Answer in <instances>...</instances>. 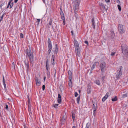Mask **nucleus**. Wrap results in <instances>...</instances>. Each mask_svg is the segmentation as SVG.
<instances>
[{"mask_svg": "<svg viewBox=\"0 0 128 128\" xmlns=\"http://www.w3.org/2000/svg\"><path fill=\"white\" fill-rule=\"evenodd\" d=\"M26 58H29L30 63H32V62L34 60V55L32 52L31 51L30 48H29L28 49H27L26 52Z\"/></svg>", "mask_w": 128, "mask_h": 128, "instance_id": "f257e3e1", "label": "nucleus"}, {"mask_svg": "<svg viewBox=\"0 0 128 128\" xmlns=\"http://www.w3.org/2000/svg\"><path fill=\"white\" fill-rule=\"evenodd\" d=\"M121 50L124 55L126 57H128V48L126 44H122Z\"/></svg>", "mask_w": 128, "mask_h": 128, "instance_id": "f03ea898", "label": "nucleus"}, {"mask_svg": "<svg viewBox=\"0 0 128 128\" xmlns=\"http://www.w3.org/2000/svg\"><path fill=\"white\" fill-rule=\"evenodd\" d=\"M99 67L101 72L102 73L104 72L106 70V63L104 62H102L100 65Z\"/></svg>", "mask_w": 128, "mask_h": 128, "instance_id": "7ed1b4c3", "label": "nucleus"}, {"mask_svg": "<svg viewBox=\"0 0 128 128\" xmlns=\"http://www.w3.org/2000/svg\"><path fill=\"white\" fill-rule=\"evenodd\" d=\"M48 54H49L51 52L52 49V45L51 42L50 38H48Z\"/></svg>", "mask_w": 128, "mask_h": 128, "instance_id": "20e7f679", "label": "nucleus"}, {"mask_svg": "<svg viewBox=\"0 0 128 128\" xmlns=\"http://www.w3.org/2000/svg\"><path fill=\"white\" fill-rule=\"evenodd\" d=\"M80 3V0H76L74 4V10H78L79 9V6Z\"/></svg>", "mask_w": 128, "mask_h": 128, "instance_id": "39448f33", "label": "nucleus"}, {"mask_svg": "<svg viewBox=\"0 0 128 128\" xmlns=\"http://www.w3.org/2000/svg\"><path fill=\"white\" fill-rule=\"evenodd\" d=\"M118 31L120 34H122L125 31L123 26L121 24H119L118 26Z\"/></svg>", "mask_w": 128, "mask_h": 128, "instance_id": "423d86ee", "label": "nucleus"}, {"mask_svg": "<svg viewBox=\"0 0 128 128\" xmlns=\"http://www.w3.org/2000/svg\"><path fill=\"white\" fill-rule=\"evenodd\" d=\"M122 68L123 67L122 66H120L119 68L120 70L119 72L116 76V77L117 79L119 78L122 74Z\"/></svg>", "mask_w": 128, "mask_h": 128, "instance_id": "0eeeda50", "label": "nucleus"}, {"mask_svg": "<svg viewBox=\"0 0 128 128\" xmlns=\"http://www.w3.org/2000/svg\"><path fill=\"white\" fill-rule=\"evenodd\" d=\"M66 114H65L62 116L61 119H60V122L62 124H65L66 122Z\"/></svg>", "mask_w": 128, "mask_h": 128, "instance_id": "6e6552de", "label": "nucleus"}, {"mask_svg": "<svg viewBox=\"0 0 128 128\" xmlns=\"http://www.w3.org/2000/svg\"><path fill=\"white\" fill-rule=\"evenodd\" d=\"M74 43L75 47V50H77V49H80V48L79 46V44H78V42L76 40L74 39Z\"/></svg>", "mask_w": 128, "mask_h": 128, "instance_id": "1a4fd4ad", "label": "nucleus"}, {"mask_svg": "<svg viewBox=\"0 0 128 128\" xmlns=\"http://www.w3.org/2000/svg\"><path fill=\"white\" fill-rule=\"evenodd\" d=\"M24 62L25 64V66H26V72H27L29 70V61L28 59H26L24 61Z\"/></svg>", "mask_w": 128, "mask_h": 128, "instance_id": "9d476101", "label": "nucleus"}, {"mask_svg": "<svg viewBox=\"0 0 128 128\" xmlns=\"http://www.w3.org/2000/svg\"><path fill=\"white\" fill-rule=\"evenodd\" d=\"M60 14L61 16V18L63 20V25H65V18L64 16V14L62 10L61 12H60Z\"/></svg>", "mask_w": 128, "mask_h": 128, "instance_id": "9b49d317", "label": "nucleus"}, {"mask_svg": "<svg viewBox=\"0 0 128 128\" xmlns=\"http://www.w3.org/2000/svg\"><path fill=\"white\" fill-rule=\"evenodd\" d=\"M58 50V45L57 44L55 45V50L53 51V53L52 55L55 54H56Z\"/></svg>", "mask_w": 128, "mask_h": 128, "instance_id": "f8f14e48", "label": "nucleus"}, {"mask_svg": "<svg viewBox=\"0 0 128 128\" xmlns=\"http://www.w3.org/2000/svg\"><path fill=\"white\" fill-rule=\"evenodd\" d=\"M49 67V62L48 59H47L46 61V68L47 71H48Z\"/></svg>", "mask_w": 128, "mask_h": 128, "instance_id": "ddd939ff", "label": "nucleus"}, {"mask_svg": "<svg viewBox=\"0 0 128 128\" xmlns=\"http://www.w3.org/2000/svg\"><path fill=\"white\" fill-rule=\"evenodd\" d=\"M59 104H60L62 102V99L61 98V96L60 94H58V99L57 100Z\"/></svg>", "mask_w": 128, "mask_h": 128, "instance_id": "4468645a", "label": "nucleus"}, {"mask_svg": "<svg viewBox=\"0 0 128 128\" xmlns=\"http://www.w3.org/2000/svg\"><path fill=\"white\" fill-rule=\"evenodd\" d=\"M92 103L93 104V106H92V108L93 109H97V104L96 103L92 101Z\"/></svg>", "mask_w": 128, "mask_h": 128, "instance_id": "2eb2a0df", "label": "nucleus"}, {"mask_svg": "<svg viewBox=\"0 0 128 128\" xmlns=\"http://www.w3.org/2000/svg\"><path fill=\"white\" fill-rule=\"evenodd\" d=\"M80 49L75 50L76 56H78L79 57H80Z\"/></svg>", "mask_w": 128, "mask_h": 128, "instance_id": "dca6fc26", "label": "nucleus"}, {"mask_svg": "<svg viewBox=\"0 0 128 128\" xmlns=\"http://www.w3.org/2000/svg\"><path fill=\"white\" fill-rule=\"evenodd\" d=\"M109 93L108 92H107L106 93V95L104 96L102 98V102H104L106 99L108 98Z\"/></svg>", "mask_w": 128, "mask_h": 128, "instance_id": "f3484780", "label": "nucleus"}, {"mask_svg": "<svg viewBox=\"0 0 128 128\" xmlns=\"http://www.w3.org/2000/svg\"><path fill=\"white\" fill-rule=\"evenodd\" d=\"M55 56L54 55H52V58L51 59V63L52 65L53 66L55 64V63L54 62V58Z\"/></svg>", "mask_w": 128, "mask_h": 128, "instance_id": "a211bd4d", "label": "nucleus"}, {"mask_svg": "<svg viewBox=\"0 0 128 128\" xmlns=\"http://www.w3.org/2000/svg\"><path fill=\"white\" fill-rule=\"evenodd\" d=\"M68 85L70 88L72 87V78H68Z\"/></svg>", "mask_w": 128, "mask_h": 128, "instance_id": "6ab92c4d", "label": "nucleus"}, {"mask_svg": "<svg viewBox=\"0 0 128 128\" xmlns=\"http://www.w3.org/2000/svg\"><path fill=\"white\" fill-rule=\"evenodd\" d=\"M92 24L93 28L95 29V23L94 18L92 20Z\"/></svg>", "mask_w": 128, "mask_h": 128, "instance_id": "aec40b11", "label": "nucleus"}, {"mask_svg": "<svg viewBox=\"0 0 128 128\" xmlns=\"http://www.w3.org/2000/svg\"><path fill=\"white\" fill-rule=\"evenodd\" d=\"M60 90L61 92H62V91L64 90V86L63 84H61L60 86Z\"/></svg>", "mask_w": 128, "mask_h": 128, "instance_id": "412c9836", "label": "nucleus"}, {"mask_svg": "<svg viewBox=\"0 0 128 128\" xmlns=\"http://www.w3.org/2000/svg\"><path fill=\"white\" fill-rule=\"evenodd\" d=\"M35 81L36 85L38 84L40 85L41 84V82L40 81L38 80V78L37 77H35Z\"/></svg>", "mask_w": 128, "mask_h": 128, "instance_id": "4be33fe9", "label": "nucleus"}, {"mask_svg": "<svg viewBox=\"0 0 128 128\" xmlns=\"http://www.w3.org/2000/svg\"><path fill=\"white\" fill-rule=\"evenodd\" d=\"M28 110L30 114V113H32L31 112V105L30 104V103H28Z\"/></svg>", "mask_w": 128, "mask_h": 128, "instance_id": "5701e85b", "label": "nucleus"}, {"mask_svg": "<svg viewBox=\"0 0 128 128\" xmlns=\"http://www.w3.org/2000/svg\"><path fill=\"white\" fill-rule=\"evenodd\" d=\"M110 37L112 38H113L115 36V34L114 33V32L113 31H110Z\"/></svg>", "mask_w": 128, "mask_h": 128, "instance_id": "b1692460", "label": "nucleus"}, {"mask_svg": "<svg viewBox=\"0 0 128 128\" xmlns=\"http://www.w3.org/2000/svg\"><path fill=\"white\" fill-rule=\"evenodd\" d=\"M87 93L88 94L90 93L91 91V87L90 86H88L87 89Z\"/></svg>", "mask_w": 128, "mask_h": 128, "instance_id": "393cba45", "label": "nucleus"}, {"mask_svg": "<svg viewBox=\"0 0 128 128\" xmlns=\"http://www.w3.org/2000/svg\"><path fill=\"white\" fill-rule=\"evenodd\" d=\"M68 78H72V72L71 71L69 70L68 71Z\"/></svg>", "mask_w": 128, "mask_h": 128, "instance_id": "a878e982", "label": "nucleus"}, {"mask_svg": "<svg viewBox=\"0 0 128 128\" xmlns=\"http://www.w3.org/2000/svg\"><path fill=\"white\" fill-rule=\"evenodd\" d=\"M52 19L51 18H50V20L49 21V24L50 25L52 26V27L53 26L52 25Z\"/></svg>", "mask_w": 128, "mask_h": 128, "instance_id": "bb28decb", "label": "nucleus"}, {"mask_svg": "<svg viewBox=\"0 0 128 128\" xmlns=\"http://www.w3.org/2000/svg\"><path fill=\"white\" fill-rule=\"evenodd\" d=\"M128 96V93H126L125 94L122 95V98H126Z\"/></svg>", "mask_w": 128, "mask_h": 128, "instance_id": "cd10ccee", "label": "nucleus"}, {"mask_svg": "<svg viewBox=\"0 0 128 128\" xmlns=\"http://www.w3.org/2000/svg\"><path fill=\"white\" fill-rule=\"evenodd\" d=\"M95 83L96 84L98 85H100V81H99V80H96Z\"/></svg>", "mask_w": 128, "mask_h": 128, "instance_id": "c85d7f7f", "label": "nucleus"}, {"mask_svg": "<svg viewBox=\"0 0 128 128\" xmlns=\"http://www.w3.org/2000/svg\"><path fill=\"white\" fill-rule=\"evenodd\" d=\"M3 84L4 86V88H6V84L5 83V80H4V76H3Z\"/></svg>", "mask_w": 128, "mask_h": 128, "instance_id": "c756f323", "label": "nucleus"}, {"mask_svg": "<svg viewBox=\"0 0 128 128\" xmlns=\"http://www.w3.org/2000/svg\"><path fill=\"white\" fill-rule=\"evenodd\" d=\"M117 100L118 98L116 96H115L114 98H112V101L113 102L116 101H117Z\"/></svg>", "mask_w": 128, "mask_h": 128, "instance_id": "7c9ffc66", "label": "nucleus"}, {"mask_svg": "<svg viewBox=\"0 0 128 128\" xmlns=\"http://www.w3.org/2000/svg\"><path fill=\"white\" fill-rule=\"evenodd\" d=\"M99 5L101 7L103 8H105V6L104 4L102 3H100L99 4Z\"/></svg>", "mask_w": 128, "mask_h": 128, "instance_id": "2f4dec72", "label": "nucleus"}, {"mask_svg": "<svg viewBox=\"0 0 128 128\" xmlns=\"http://www.w3.org/2000/svg\"><path fill=\"white\" fill-rule=\"evenodd\" d=\"M12 68L14 70H15V65L14 62L12 63Z\"/></svg>", "mask_w": 128, "mask_h": 128, "instance_id": "473e14b6", "label": "nucleus"}, {"mask_svg": "<svg viewBox=\"0 0 128 128\" xmlns=\"http://www.w3.org/2000/svg\"><path fill=\"white\" fill-rule=\"evenodd\" d=\"M80 100V96H78L76 99L77 102L78 104L79 103V102Z\"/></svg>", "mask_w": 128, "mask_h": 128, "instance_id": "72a5a7b5", "label": "nucleus"}, {"mask_svg": "<svg viewBox=\"0 0 128 128\" xmlns=\"http://www.w3.org/2000/svg\"><path fill=\"white\" fill-rule=\"evenodd\" d=\"M99 63L98 62H94L93 64V65L94 66H98L99 64Z\"/></svg>", "mask_w": 128, "mask_h": 128, "instance_id": "f704fd0d", "label": "nucleus"}, {"mask_svg": "<svg viewBox=\"0 0 128 128\" xmlns=\"http://www.w3.org/2000/svg\"><path fill=\"white\" fill-rule=\"evenodd\" d=\"M72 118L73 120H74L75 118V114H74V113H72Z\"/></svg>", "mask_w": 128, "mask_h": 128, "instance_id": "c9c22d12", "label": "nucleus"}, {"mask_svg": "<svg viewBox=\"0 0 128 128\" xmlns=\"http://www.w3.org/2000/svg\"><path fill=\"white\" fill-rule=\"evenodd\" d=\"M90 124L89 123H87L86 125L85 128H90Z\"/></svg>", "mask_w": 128, "mask_h": 128, "instance_id": "e433bc0d", "label": "nucleus"}, {"mask_svg": "<svg viewBox=\"0 0 128 128\" xmlns=\"http://www.w3.org/2000/svg\"><path fill=\"white\" fill-rule=\"evenodd\" d=\"M117 6L119 10L120 11H121V8L119 4H118L117 5Z\"/></svg>", "mask_w": 128, "mask_h": 128, "instance_id": "4c0bfd02", "label": "nucleus"}, {"mask_svg": "<svg viewBox=\"0 0 128 128\" xmlns=\"http://www.w3.org/2000/svg\"><path fill=\"white\" fill-rule=\"evenodd\" d=\"M27 98H28V103H30V97H29V95L27 96Z\"/></svg>", "mask_w": 128, "mask_h": 128, "instance_id": "58836bf2", "label": "nucleus"}, {"mask_svg": "<svg viewBox=\"0 0 128 128\" xmlns=\"http://www.w3.org/2000/svg\"><path fill=\"white\" fill-rule=\"evenodd\" d=\"M47 76L48 77V78H49L50 75V72L48 70V71H47Z\"/></svg>", "mask_w": 128, "mask_h": 128, "instance_id": "ea45409f", "label": "nucleus"}, {"mask_svg": "<svg viewBox=\"0 0 128 128\" xmlns=\"http://www.w3.org/2000/svg\"><path fill=\"white\" fill-rule=\"evenodd\" d=\"M23 36H24V35L22 34V33H20V38H24Z\"/></svg>", "mask_w": 128, "mask_h": 128, "instance_id": "a19ab883", "label": "nucleus"}, {"mask_svg": "<svg viewBox=\"0 0 128 128\" xmlns=\"http://www.w3.org/2000/svg\"><path fill=\"white\" fill-rule=\"evenodd\" d=\"M58 104H55L54 105V107L55 108H58L57 106H58Z\"/></svg>", "mask_w": 128, "mask_h": 128, "instance_id": "79ce46f5", "label": "nucleus"}, {"mask_svg": "<svg viewBox=\"0 0 128 128\" xmlns=\"http://www.w3.org/2000/svg\"><path fill=\"white\" fill-rule=\"evenodd\" d=\"M78 10H76L75 9H74V13L75 15L78 14L77 13V12L78 11Z\"/></svg>", "mask_w": 128, "mask_h": 128, "instance_id": "37998d69", "label": "nucleus"}, {"mask_svg": "<svg viewBox=\"0 0 128 128\" xmlns=\"http://www.w3.org/2000/svg\"><path fill=\"white\" fill-rule=\"evenodd\" d=\"M5 13H4L0 18V20H2L4 16Z\"/></svg>", "mask_w": 128, "mask_h": 128, "instance_id": "c03bdc74", "label": "nucleus"}, {"mask_svg": "<svg viewBox=\"0 0 128 128\" xmlns=\"http://www.w3.org/2000/svg\"><path fill=\"white\" fill-rule=\"evenodd\" d=\"M10 7L11 8H12L13 6L14 5V2H12V3H10Z\"/></svg>", "mask_w": 128, "mask_h": 128, "instance_id": "a18cd8bd", "label": "nucleus"}, {"mask_svg": "<svg viewBox=\"0 0 128 128\" xmlns=\"http://www.w3.org/2000/svg\"><path fill=\"white\" fill-rule=\"evenodd\" d=\"M40 19H37V22L38 23V25L39 24L40 22Z\"/></svg>", "mask_w": 128, "mask_h": 128, "instance_id": "49530a36", "label": "nucleus"}, {"mask_svg": "<svg viewBox=\"0 0 128 128\" xmlns=\"http://www.w3.org/2000/svg\"><path fill=\"white\" fill-rule=\"evenodd\" d=\"M95 66L93 65L92 66L91 68V70H92L94 69V68Z\"/></svg>", "mask_w": 128, "mask_h": 128, "instance_id": "de8ad7c7", "label": "nucleus"}, {"mask_svg": "<svg viewBox=\"0 0 128 128\" xmlns=\"http://www.w3.org/2000/svg\"><path fill=\"white\" fill-rule=\"evenodd\" d=\"M45 85H44L42 86V89L43 90H45Z\"/></svg>", "mask_w": 128, "mask_h": 128, "instance_id": "09e8293b", "label": "nucleus"}, {"mask_svg": "<svg viewBox=\"0 0 128 128\" xmlns=\"http://www.w3.org/2000/svg\"><path fill=\"white\" fill-rule=\"evenodd\" d=\"M8 106L7 104H6V107L5 108L6 109V110H8Z\"/></svg>", "mask_w": 128, "mask_h": 128, "instance_id": "8fccbe9b", "label": "nucleus"}, {"mask_svg": "<svg viewBox=\"0 0 128 128\" xmlns=\"http://www.w3.org/2000/svg\"><path fill=\"white\" fill-rule=\"evenodd\" d=\"M74 95L75 97H77L78 95V94L76 92H75Z\"/></svg>", "mask_w": 128, "mask_h": 128, "instance_id": "3c124183", "label": "nucleus"}, {"mask_svg": "<svg viewBox=\"0 0 128 128\" xmlns=\"http://www.w3.org/2000/svg\"><path fill=\"white\" fill-rule=\"evenodd\" d=\"M116 53V52H112L111 53V56H114V55H115V54Z\"/></svg>", "mask_w": 128, "mask_h": 128, "instance_id": "603ef678", "label": "nucleus"}, {"mask_svg": "<svg viewBox=\"0 0 128 128\" xmlns=\"http://www.w3.org/2000/svg\"><path fill=\"white\" fill-rule=\"evenodd\" d=\"M10 3H10V2H9L8 4V6L7 7V8H9V6L10 4Z\"/></svg>", "mask_w": 128, "mask_h": 128, "instance_id": "864d4df0", "label": "nucleus"}, {"mask_svg": "<svg viewBox=\"0 0 128 128\" xmlns=\"http://www.w3.org/2000/svg\"><path fill=\"white\" fill-rule=\"evenodd\" d=\"M74 16L76 17V19L78 18V14L74 15Z\"/></svg>", "mask_w": 128, "mask_h": 128, "instance_id": "5fc2aeb1", "label": "nucleus"}, {"mask_svg": "<svg viewBox=\"0 0 128 128\" xmlns=\"http://www.w3.org/2000/svg\"><path fill=\"white\" fill-rule=\"evenodd\" d=\"M105 76H104L101 79H102V81H104Z\"/></svg>", "mask_w": 128, "mask_h": 128, "instance_id": "6e6d98bb", "label": "nucleus"}, {"mask_svg": "<svg viewBox=\"0 0 128 128\" xmlns=\"http://www.w3.org/2000/svg\"><path fill=\"white\" fill-rule=\"evenodd\" d=\"M84 42L85 44H87V45H88V42L87 41V40H85V41H84Z\"/></svg>", "mask_w": 128, "mask_h": 128, "instance_id": "4d7b16f0", "label": "nucleus"}, {"mask_svg": "<svg viewBox=\"0 0 128 128\" xmlns=\"http://www.w3.org/2000/svg\"><path fill=\"white\" fill-rule=\"evenodd\" d=\"M94 110H93V112H94V114L95 113V112H96V109H94Z\"/></svg>", "mask_w": 128, "mask_h": 128, "instance_id": "13d9d810", "label": "nucleus"}, {"mask_svg": "<svg viewBox=\"0 0 128 128\" xmlns=\"http://www.w3.org/2000/svg\"><path fill=\"white\" fill-rule=\"evenodd\" d=\"M117 2L119 4H120V1L119 0H117Z\"/></svg>", "mask_w": 128, "mask_h": 128, "instance_id": "bf43d9fd", "label": "nucleus"}, {"mask_svg": "<svg viewBox=\"0 0 128 128\" xmlns=\"http://www.w3.org/2000/svg\"><path fill=\"white\" fill-rule=\"evenodd\" d=\"M73 30H72V31H71V33H72V35L73 36V35H74V34H73Z\"/></svg>", "mask_w": 128, "mask_h": 128, "instance_id": "052dcab7", "label": "nucleus"}, {"mask_svg": "<svg viewBox=\"0 0 128 128\" xmlns=\"http://www.w3.org/2000/svg\"><path fill=\"white\" fill-rule=\"evenodd\" d=\"M18 0H14V2L15 3H16Z\"/></svg>", "mask_w": 128, "mask_h": 128, "instance_id": "680f3d73", "label": "nucleus"}, {"mask_svg": "<svg viewBox=\"0 0 128 128\" xmlns=\"http://www.w3.org/2000/svg\"><path fill=\"white\" fill-rule=\"evenodd\" d=\"M106 2H108L109 1H110V0H105Z\"/></svg>", "mask_w": 128, "mask_h": 128, "instance_id": "e2e57ef3", "label": "nucleus"}, {"mask_svg": "<svg viewBox=\"0 0 128 128\" xmlns=\"http://www.w3.org/2000/svg\"><path fill=\"white\" fill-rule=\"evenodd\" d=\"M46 78V77L45 76H44V82H45V81Z\"/></svg>", "mask_w": 128, "mask_h": 128, "instance_id": "0e129e2a", "label": "nucleus"}, {"mask_svg": "<svg viewBox=\"0 0 128 128\" xmlns=\"http://www.w3.org/2000/svg\"><path fill=\"white\" fill-rule=\"evenodd\" d=\"M56 72H55V74H54V77L55 76L56 77Z\"/></svg>", "mask_w": 128, "mask_h": 128, "instance_id": "69168bd1", "label": "nucleus"}, {"mask_svg": "<svg viewBox=\"0 0 128 128\" xmlns=\"http://www.w3.org/2000/svg\"><path fill=\"white\" fill-rule=\"evenodd\" d=\"M72 128H76V126H74L72 127Z\"/></svg>", "mask_w": 128, "mask_h": 128, "instance_id": "338daca9", "label": "nucleus"}, {"mask_svg": "<svg viewBox=\"0 0 128 128\" xmlns=\"http://www.w3.org/2000/svg\"><path fill=\"white\" fill-rule=\"evenodd\" d=\"M12 0H10L9 1V2H10V3H11V2L12 1Z\"/></svg>", "mask_w": 128, "mask_h": 128, "instance_id": "774afa93", "label": "nucleus"}]
</instances>
